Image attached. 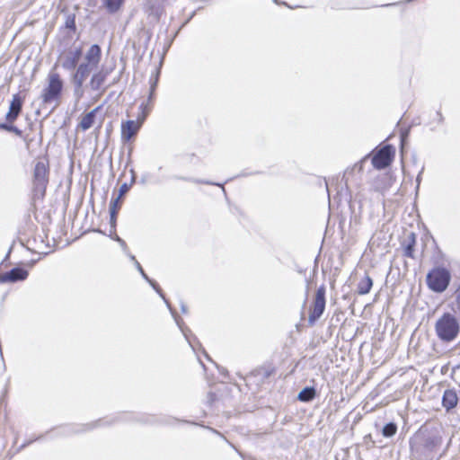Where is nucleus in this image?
Wrapping results in <instances>:
<instances>
[{"mask_svg":"<svg viewBox=\"0 0 460 460\" xmlns=\"http://www.w3.org/2000/svg\"><path fill=\"white\" fill-rule=\"evenodd\" d=\"M459 322L449 313H445L435 323V331L438 339L444 342L453 341L459 333Z\"/></svg>","mask_w":460,"mask_h":460,"instance_id":"obj_1","label":"nucleus"},{"mask_svg":"<svg viewBox=\"0 0 460 460\" xmlns=\"http://www.w3.org/2000/svg\"><path fill=\"white\" fill-rule=\"evenodd\" d=\"M437 115H438V117L439 122H442V120H443V116H442L441 112L438 111V112H437Z\"/></svg>","mask_w":460,"mask_h":460,"instance_id":"obj_34","label":"nucleus"},{"mask_svg":"<svg viewBox=\"0 0 460 460\" xmlns=\"http://www.w3.org/2000/svg\"><path fill=\"white\" fill-rule=\"evenodd\" d=\"M325 309V288L324 286H321L316 290L314 301L313 303V306L310 309V314L308 317V322L313 324L317 321Z\"/></svg>","mask_w":460,"mask_h":460,"instance_id":"obj_5","label":"nucleus"},{"mask_svg":"<svg viewBox=\"0 0 460 460\" xmlns=\"http://www.w3.org/2000/svg\"><path fill=\"white\" fill-rule=\"evenodd\" d=\"M159 79V70L151 76L150 78V89L152 93H155Z\"/></svg>","mask_w":460,"mask_h":460,"instance_id":"obj_25","label":"nucleus"},{"mask_svg":"<svg viewBox=\"0 0 460 460\" xmlns=\"http://www.w3.org/2000/svg\"><path fill=\"white\" fill-rule=\"evenodd\" d=\"M420 175H419V176L417 177V181H418V183L420 182Z\"/></svg>","mask_w":460,"mask_h":460,"instance_id":"obj_39","label":"nucleus"},{"mask_svg":"<svg viewBox=\"0 0 460 460\" xmlns=\"http://www.w3.org/2000/svg\"><path fill=\"white\" fill-rule=\"evenodd\" d=\"M142 277L153 287V288L160 295V296L164 300V302L167 304L168 301L165 299L161 288L158 287V285L152 279H150L147 275L143 271L141 273Z\"/></svg>","mask_w":460,"mask_h":460,"instance_id":"obj_23","label":"nucleus"},{"mask_svg":"<svg viewBox=\"0 0 460 460\" xmlns=\"http://www.w3.org/2000/svg\"><path fill=\"white\" fill-rule=\"evenodd\" d=\"M82 54L83 52L81 48H75L65 53L60 57V63L62 67L67 71L75 70L78 61L82 57Z\"/></svg>","mask_w":460,"mask_h":460,"instance_id":"obj_8","label":"nucleus"},{"mask_svg":"<svg viewBox=\"0 0 460 460\" xmlns=\"http://www.w3.org/2000/svg\"><path fill=\"white\" fill-rule=\"evenodd\" d=\"M63 90V81L60 75L51 71L48 75V84L42 89L40 99L44 105L58 102Z\"/></svg>","mask_w":460,"mask_h":460,"instance_id":"obj_2","label":"nucleus"},{"mask_svg":"<svg viewBox=\"0 0 460 460\" xmlns=\"http://www.w3.org/2000/svg\"><path fill=\"white\" fill-rule=\"evenodd\" d=\"M99 109H100V107L93 109V111H89L82 118V119L79 123V127L82 128V130L85 131V130L89 129L93 125L96 112L98 111Z\"/></svg>","mask_w":460,"mask_h":460,"instance_id":"obj_15","label":"nucleus"},{"mask_svg":"<svg viewBox=\"0 0 460 460\" xmlns=\"http://www.w3.org/2000/svg\"><path fill=\"white\" fill-rule=\"evenodd\" d=\"M123 0H103V4L111 13H115L119 10Z\"/></svg>","mask_w":460,"mask_h":460,"instance_id":"obj_20","label":"nucleus"},{"mask_svg":"<svg viewBox=\"0 0 460 460\" xmlns=\"http://www.w3.org/2000/svg\"><path fill=\"white\" fill-rule=\"evenodd\" d=\"M457 395L452 390H447L445 391L442 398V404L447 410L453 409L457 404Z\"/></svg>","mask_w":460,"mask_h":460,"instance_id":"obj_14","label":"nucleus"},{"mask_svg":"<svg viewBox=\"0 0 460 460\" xmlns=\"http://www.w3.org/2000/svg\"><path fill=\"white\" fill-rule=\"evenodd\" d=\"M33 179L36 190L44 193L48 183V167L44 162L40 161L35 164Z\"/></svg>","mask_w":460,"mask_h":460,"instance_id":"obj_7","label":"nucleus"},{"mask_svg":"<svg viewBox=\"0 0 460 460\" xmlns=\"http://www.w3.org/2000/svg\"><path fill=\"white\" fill-rule=\"evenodd\" d=\"M29 273L26 270L22 268H13L10 271L0 274V282H17L27 279Z\"/></svg>","mask_w":460,"mask_h":460,"instance_id":"obj_9","label":"nucleus"},{"mask_svg":"<svg viewBox=\"0 0 460 460\" xmlns=\"http://www.w3.org/2000/svg\"><path fill=\"white\" fill-rule=\"evenodd\" d=\"M93 68L84 63H81L73 75L74 84L77 88H81L84 80Z\"/></svg>","mask_w":460,"mask_h":460,"instance_id":"obj_12","label":"nucleus"},{"mask_svg":"<svg viewBox=\"0 0 460 460\" xmlns=\"http://www.w3.org/2000/svg\"><path fill=\"white\" fill-rule=\"evenodd\" d=\"M397 431V426L394 422H389L383 428L382 434L384 437H393Z\"/></svg>","mask_w":460,"mask_h":460,"instance_id":"obj_21","label":"nucleus"},{"mask_svg":"<svg viewBox=\"0 0 460 460\" xmlns=\"http://www.w3.org/2000/svg\"><path fill=\"white\" fill-rule=\"evenodd\" d=\"M135 266L137 268V270L140 272V273H143L144 270L142 268V266L140 265V263L138 261H136L135 262Z\"/></svg>","mask_w":460,"mask_h":460,"instance_id":"obj_29","label":"nucleus"},{"mask_svg":"<svg viewBox=\"0 0 460 460\" xmlns=\"http://www.w3.org/2000/svg\"><path fill=\"white\" fill-rule=\"evenodd\" d=\"M130 172H131V181H130V183L125 182L120 185L119 190V196H118L119 199H121L129 190L130 187L135 182L136 176H135L134 170L131 169Z\"/></svg>","mask_w":460,"mask_h":460,"instance_id":"obj_19","label":"nucleus"},{"mask_svg":"<svg viewBox=\"0 0 460 460\" xmlns=\"http://www.w3.org/2000/svg\"><path fill=\"white\" fill-rule=\"evenodd\" d=\"M130 260L135 263L137 261L136 257L132 254L129 255Z\"/></svg>","mask_w":460,"mask_h":460,"instance_id":"obj_35","label":"nucleus"},{"mask_svg":"<svg viewBox=\"0 0 460 460\" xmlns=\"http://www.w3.org/2000/svg\"><path fill=\"white\" fill-rule=\"evenodd\" d=\"M181 310L183 314L187 313V306L183 303L181 304Z\"/></svg>","mask_w":460,"mask_h":460,"instance_id":"obj_32","label":"nucleus"},{"mask_svg":"<svg viewBox=\"0 0 460 460\" xmlns=\"http://www.w3.org/2000/svg\"><path fill=\"white\" fill-rule=\"evenodd\" d=\"M140 109L143 110V116L141 119H138L137 121L135 120H128L121 126V137L124 140H129L132 137H134L137 131L139 130L144 119L146 115L150 112L151 107L147 104L142 103L140 105Z\"/></svg>","mask_w":460,"mask_h":460,"instance_id":"obj_4","label":"nucleus"},{"mask_svg":"<svg viewBox=\"0 0 460 460\" xmlns=\"http://www.w3.org/2000/svg\"><path fill=\"white\" fill-rule=\"evenodd\" d=\"M154 94H155V93H152V91L150 90L149 96H148V102H152V100L154 98Z\"/></svg>","mask_w":460,"mask_h":460,"instance_id":"obj_33","label":"nucleus"},{"mask_svg":"<svg viewBox=\"0 0 460 460\" xmlns=\"http://www.w3.org/2000/svg\"><path fill=\"white\" fill-rule=\"evenodd\" d=\"M110 74L109 69H101L100 71L94 73L90 81V86L93 91H98L101 89L102 85L105 82L107 76Z\"/></svg>","mask_w":460,"mask_h":460,"instance_id":"obj_13","label":"nucleus"},{"mask_svg":"<svg viewBox=\"0 0 460 460\" xmlns=\"http://www.w3.org/2000/svg\"><path fill=\"white\" fill-rule=\"evenodd\" d=\"M101 57L102 50L100 46L97 44H93L87 50L83 63L92 66L94 69L98 66L101 60Z\"/></svg>","mask_w":460,"mask_h":460,"instance_id":"obj_10","label":"nucleus"},{"mask_svg":"<svg viewBox=\"0 0 460 460\" xmlns=\"http://www.w3.org/2000/svg\"><path fill=\"white\" fill-rule=\"evenodd\" d=\"M23 100L19 94H13V99L10 103L9 111L6 113V119L9 122H13L17 117L19 116L22 107Z\"/></svg>","mask_w":460,"mask_h":460,"instance_id":"obj_11","label":"nucleus"},{"mask_svg":"<svg viewBox=\"0 0 460 460\" xmlns=\"http://www.w3.org/2000/svg\"><path fill=\"white\" fill-rule=\"evenodd\" d=\"M177 179L187 181H191V182H195V183L214 184L213 182H210V181H200V180L191 179V178H186V177H177Z\"/></svg>","mask_w":460,"mask_h":460,"instance_id":"obj_27","label":"nucleus"},{"mask_svg":"<svg viewBox=\"0 0 460 460\" xmlns=\"http://www.w3.org/2000/svg\"><path fill=\"white\" fill-rule=\"evenodd\" d=\"M373 287V280L368 275H365L358 283V293L359 295H367Z\"/></svg>","mask_w":460,"mask_h":460,"instance_id":"obj_16","label":"nucleus"},{"mask_svg":"<svg viewBox=\"0 0 460 460\" xmlns=\"http://www.w3.org/2000/svg\"><path fill=\"white\" fill-rule=\"evenodd\" d=\"M451 280L450 271L444 267H435L429 271L426 277L428 288L436 293L444 292Z\"/></svg>","mask_w":460,"mask_h":460,"instance_id":"obj_3","label":"nucleus"},{"mask_svg":"<svg viewBox=\"0 0 460 460\" xmlns=\"http://www.w3.org/2000/svg\"><path fill=\"white\" fill-rule=\"evenodd\" d=\"M74 24V21H71V22H68V24H66V27H69V25Z\"/></svg>","mask_w":460,"mask_h":460,"instance_id":"obj_36","label":"nucleus"},{"mask_svg":"<svg viewBox=\"0 0 460 460\" xmlns=\"http://www.w3.org/2000/svg\"><path fill=\"white\" fill-rule=\"evenodd\" d=\"M316 394L315 389L314 387H305L302 391L299 392L297 398L301 402H310L312 401Z\"/></svg>","mask_w":460,"mask_h":460,"instance_id":"obj_17","label":"nucleus"},{"mask_svg":"<svg viewBox=\"0 0 460 460\" xmlns=\"http://www.w3.org/2000/svg\"><path fill=\"white\" fill-rule=\"evenodd\" d=\"M166 305H167L168 308L170 309V311H171L172 314L173 315V317H174V319H175V322H176L177 325H178V326H179V328L181 330V332H182V333L184 334L185 338L188 340V341H189L190 345V346H192V345H191L190 341V340H189V338H188V334H187V332H190V329H187V331H185V330L182 328V326H181L182 320H181L180 317L175 316V313H174V311L172 309V307L170 306V304H169V303H167Z\"/></svg>","mask_w":460,"mask_h":460,"instance_id":"obj_22","label":"nucleus"},{"mask_svg":"<svg viewBox=\"0 0 460 460\" xmlns=\"http://www.w3.org/2000/svg\"><path fill=\"white\" fill-rule=\"evenodd\" d=\"M120 199H119V197H117L115 199H113L111 202V205H110V214H112V216L114 214H118V211L120 208Z\"/></svg>","mask_w":460,"mask_h":460,"instance_id":"obj_24","label":"nucleus"},{"mask_svg":"<svg viewBox=\"0 0 460 460\" xmlns=\"http://www.w3.org/2000/svg\"><path fill=\"white\" fill-rule=\"evenodd\" d=\"M416 243V236L414 233H411L408 235V243L404 247V255L410 258H413V247Z\"/></svg>","mask_w":460,"mask_h":460,"instance_id":"obj_18","label":"nucleus"},{"mask_svg":"<svg viewBox=\"0 0 460 460\" xmlns=\"http://www.w3.org/2000/svg\"><path fill=\"white\" fill-rule=\"evenodd\" d=\"M110 216H111V224L113 226L116 223L117 214H114L113 216H112V214H110Z\"/></svg>","mask_w":460,"mask_h":460,"instance_id":"obj_30","label":"nucleus"},{"mask_svg":"<svg viewBox=\"0 0 460 460\" xmlns=\"http://www.w3.org/2000/svg\"><path fill=\"white\" fill-rule=\"evenodd\" d=\"M0 128L4 129L9 132H14L17 135L21 134V130L19 128H17L15 126L9 125L7 123L0 124Z\"/></svg>","mask_w":460,"mask_h":460,"instance_id":"obj_26","label":"nucleus"},{"mask_svg":"<svg viewBox=\"0 0 460 460\" xmlns=\"http://www.w3.org/2000/svg\"><path fill=\"white\" fill-rule=\"evenodd\" d=\"M74 24V21H71V22H68V24H66V27H69V25Z\"/></svg>","mask_w":460,"mask_h":460,"instance_id":"obj_38","label":"nucleus"},{"mask_svg":"<svg viewBox=\"0 0 460 460\" xmlns=\"http://www.w3.org/2000/svg\"><path fill=\"white\" fill-rule=\"evenodd\" d=\"M394 155V148L386 145L380 148L372 157V164L375 168L381 170L390 165Z\"/></svg>","mask_w":460,"mask_h":460,"instance_id":"obj_6","label":"nucleus"},{"mask_svg":"<svg viewBox=\"0 0 460 460\" xmlns=\"http://www.w3.org/2000/svg\"><path fill=\"white\" fill-rule=\"evenodd\" d=\"M456 304H457V306L460 307V288L457 290V293H456Z\"/></svg>","mask_w":460,"mask_h":460,"instance_id":"obj_31","label":"nucleus"},{"mask_svg":"<svg viewBox=\"0 0 460 460\" xmlns=\"http://www.w3.org/2000/svg\"><path fill=\"white\" fill-rule=\"evenodd\" d=\"M115 240L119 243L124 251H127L128 246L123 239H121L119 236H116Z\"/></svg>","mask_w":460,"mask_h":460,"instance_id":"obj_28","label":"nucleus"},{"mask_svg":"<svg viewBox=\"0 0 460 460\" xmlns=\"http://www.w3.org/2000/svg\"><path fill=\"white\" fill-rule=\"evenodd\" d=\"M74 24V21H71V22H68V24H66V27H69V25Z\"/></svg>","mask_w":460,"mask_h":460,"instance_id":"obj_37","label":"nucleus"}]
</instances>
